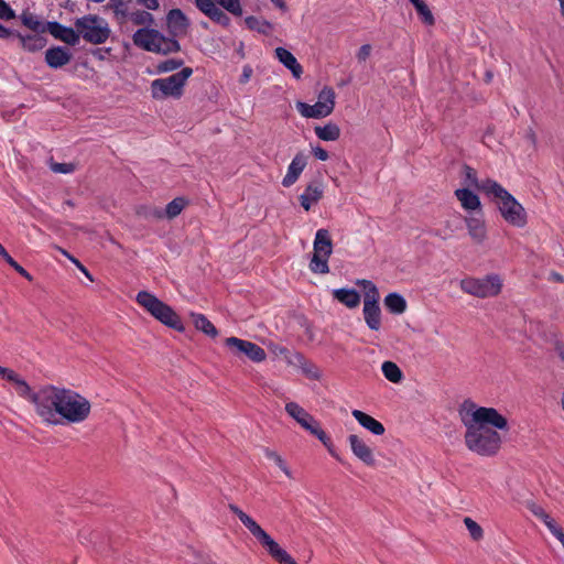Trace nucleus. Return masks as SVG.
I'll use <instances>...</instances> for the list:
<instances>
[{
  "label": "nucleus",
  "instance_id": "1",
  "mask_svg": "<svg viewBox=\"0 0 564 564\" xmlns=\"http://www.w3.org/2000/svg\"><path fill=\"white\" fill-rule=\"evenodd\" d=\"M459 415L466 427L464 435L466 447L479 456L497 455L502 444L498 430H509L507 417L495 408L476 406L470 401L464 402Z\"/></svg>",
  "mask_w": 564,
  "mask_h": 564
},
{
  "label": "nucleus",
  "instance_id": "2",
  "mask_svg": "<svg viewBox=\"0 0 564 564\" xmlns=\"http://www.w3.org/2000/svg\"><path fill=\"white\" fill-rule=\"evenodd\" d=\"M0 376L15 386L19 397L34 406L36 415L47 425H61V406H63L64 388L54 384L41 387L33 391L29 383L14 370L0 366Z\"/></svg>",
  "mask_w": 564,
  "mask_h": 564
},
{
  "label": "nucleus",
  "instance_id": "3",
  "mask_svg": "<svg viewBox=\"0 0 564 564\" xmlns=\"http://www.w3.org/2000/svg\"><path fill=\"white\" fill-rule=\"evenodd\" d=\"M484 194L496 202L502 218L510 225L523 228L528 223L524 207L498 182H487Z\"/></svg>",
  "mask_w": 564,
  "mask_h": 564
},
{
  "label": "nucleus",
  "instance_id": "4",
  "mask_svg": "<svg viewBox=\"0 0 564 564\" xmlns=\"http://www.w3.org/2000/svg\"><path fill=\"white\" fill-rule=\"evenodd\" d=\"M229 510L238 517L241 523L261 543L268 553L280 564H297L249 514L236 505H229Z\"/></svg>",
  "mask_w": 564,
  "mask_h": 564
},
{
  "label": "nucleus",
  "instance_id": "5",
  "mask_svg": "<svg viewBox=\"0 0 564 564\" xmlns=\"http://www.w3.org/2000/svg\"><path fill=\"white\" fill-rule=\"evenodd\" d=\"M138 304L163 325L177 332H184V325L176 312L166 303L148 291H140L135 297Z\"/></svg>",
  "mask_w": 564,
  "mask_h": 564
},
{
  "label": "nucleus",
  "instance_id": "6",
  "mask_svg": "<svg viewBox=\"0 0 564 564\" xmlns=\"http://www.w3.org/2000/svg\"><path fill=\"white\" fill-rule=\"evenodd\" d=\"M138 304L163 325L177 332H184V325L176 312L166 303L148 291H140L135 297Z\"/></svg>",
  "mask_w": 564,
  "mask_h": 564
},
{
  "label": "nucleus",
  "instance_id": "7",
  "mask_svg": "<svg viewBox=\"0 0 564 564\" xmlns=\"http://www.w3.org/2000/svg\"><path fill=\"white\" fill-rule=\"evenodd\" d=\"M90 411L91 404L87 398L75 390L64 388L61 425L83 423L89 417Z\"/></svg>",
  "mask_w": 564,
  "mask_h": 564
},
{
  "label": "nucleus",
  "instance_id": "8",
  "mask_svg": "<svg viewBox=\"0 0 564 564\" xmlns=\"http://www.w3.org/2000/svg\"><path fill=\"white\" fill-rule=\"evenodd\" d=\"M285 412L293 417L304 430L316 436L323 445L327 448L329 454L337 460L341 462L339 456L334 451V445L330 437L321 427L318 421L310 414L304 408L296 402H289L285 404Z\"/></svg>",
  "mask_w": 564,
  "mask_h": 564
},
{
  "label": "nucleus",
  "instance_id": "9",
  "mask_svg": "<svg viewBox=\"0 0 564 564\" xmlns=\"http://www.w3.org/2000/svg\"><path fill=\"white\" fill-rule=\"evenodd\" d=\"M191 67H183L180 72L169 77L158 78L151 83V96L155 100H162L169 97L181 98L184 91L186 80L192 76Z\"/></svg>",
  "mask_w": 564,
  "mask_h": 564
},
{
  "label": "nucleus",
  "instance_id": "10",
  "mask_svg": "<svg viewBox=\"0 0 564 564\" xmlns=\"http://www.w3.org/2000/svg\"><path fill=\"white\" fill-rule=\"evenodd\" d=\"M501 288L502 282L497 274H488L481 279L466 278L460 281L463 292L480 299L498 295Z\"/></svg>",
  "mask_w": 564,
  "mask_h": 564
},
{
  "label": "nucleus",
  "instance_id": "11",
  "mask_svg": "<svg viewBox=\"0 0 564 564\" xmlns=\"http://www.w3.org/2000/svg\"><path fill=\"white\" fill-rule=\"evenodd\" d=\"M224 345L234 357H246L253 362H262L267 359L265 350L250 340L231 336L225 339Z\"/></svg>",
  "mask_w": 564,
  "mask_h": 564
},
{
  "label": "nucleus",
  "instance_id": "12",
  "mask_svg": "<svg viewBox=\"0 0 564 564\" xmlns=\"http://www.w3.org/2000/svg\"><path fill=\"white\" fill-rule=\"evenodd\" d=\"M22 24L30 31L36 34H50V35H76L75 31L69 29L65 30L57 22H47L42 17L31 12L23 11L20 17Z\"/></svg>",
  "mask_w": 564,
  "mask_h": 564
},
{
  "label": "nucleus",
  "instance_id": "13",
  "mask_svg": "<svg viewBox=\"0 0 564 564\" xmlns=\"http://www.w3.org/2000/svg\"><path fill=\"white\" fill-rule=\"evenodd\" d=\"M135 46L148 52L170 54L180 51L176 37H132Z\"/></svg>",
  "mask_w": 564,
  "mask_h": 564
},
{
  "label": "nucleus",
  "instance_id": "14",
  "mask_svg": "<svg viewBox=\"0 0 564 564\" xmlns=\"http://www.w3.org/2000/svg\"><path fill=\"white\" fill-rule=\"evenodd\" d=\"M78 35H107V23L96 15L84 17L76 22Z\"/></svg>",
  "mask_w": 564,
  "mask_h": 564
},
{
  "label": "nucleus",
  "instance_id": "15",
  "mask_svg": "<svg viewBox=\"0 0 564 564\" xmlns=\"http://www.w3.org/2000/svg\"><path fill=\"white\" fill-rule=\"evenodd\" d=\"M352 454L365 465L375 466L376 458L372 449L366 444V442L356 434H350L347 437Z\"/></svg>",
  "mask_w": 564,
  "mask_h": 564
},
{
  "label": "nucleus",
  "instance_id": "16",
  "mask_svg": "<svg viewBox=\"0 0 564 564\" xmlns=\"http://www.w3.org/2000/svg\"><path fill=\"white\" fill-rule=\"evenodd\" d=\"M306 165L307 156L303 152L296 153L288 166V172L282 180V185L284 187H290L295 184Z\"/></svg>",
  "mask_w": 564,
  "mask_h": 564
},
{
  "label": "nucleus",
  "instance_id": "17",
  "mask_svg": "<svg viewBox=\"0 0 564 564\" xmlns=\"http://www.w3.org/2000/svg\"><path fill=\"white\" fill-rule=\"evenodd\" d=\"M166 24L173 35L185 34L189 30V20L180 9H172L167 13Z\"/></svg>",
  "mask_w": 564,
  "mask_h": 564
},
{
  "label": "nucleus",
  "instance_id": "18",
  "mask_svg": "<svg viewBox=\"0 0 564 564\" xmlns=\"http://www.w3.org/2000/svg\"><path fill=\"white\" fill-rule=\"evenodd\" d=\"M196 8L218 24L226 25L229 22L227 14L215 3L214 0H194Z\"/></svg>",
  "mask_w": 564,
  "mask_h": 564
},
{
  "label": "nucleus",
  "instance_id": "19",
  "mask_svg": "<svg viewBox=\"0 0 564 564\" xmlns=\"http://www.w3.org/2000/svg\"><path fill=\"white\" fill-rule=\"evenodd\" d=\"M72 57L67 47L53 46L45 52V62L51 68H61L66 65Z\"/></svg>",
  "mask_w": 564,
  "mask_h": 564
},
{
  "label": "nucleus",
  "instance_id": "20",
  "mask_svg": "<svg viewBox=\"0 0 564 564\" xmlns=\"http://www.w3.org/2000/svg\"><path fill=\"white\" fill-rule=\"evenodd\" d=\"M323 186L318 182L310 183L300 195L301 206L308 212L311 207L323 197Z\"/></svg>",
  "mask_w": 564,
  "mask_h": 564
},
{
  "label": "nucleus",
  "instance_id": "21",
  "mask_svg": "<svg viewBox=\"0 0 564 564\" xmlns=\"http://www.w3.org/2000/svg\"><path fill=\"white\" fill-rule=\"evenodd\" d=\"M351 415L356 419V421L366 430H368L373 435H382L386 431L383 424L372 417L371 415L360 411L352 410Z\"/></svg>",
  "mask_w": 564,
  "mask_h": 564
},
{
  "label": "nucleus",
  "instance_id": "22",
  "mask_svg": "<svg viewBox=\"0 0 564 564\" xmlns=\"http://www.w3.org/2000/svg\"><path fill=\"white\" fill-rule=\"evenodd\" d=\"M275 56L280 63H282L288 69L291 70L292 75L295 78H301L303 74V68L301 64L297 62L295 56L284 47L275 48Z\"/></svg>",
  "mask_w": 564,
  "mask_h": 564
},
{
  "label": "nucleus",
  "instance_id": "23",
  "mask_svg": "<svg viewBox=\"0 0 564 564\" xmlns=\"http://www.w3.org/2000/svg\"><path fill=\"white\" fill-rule=\"evenodd\" d=\"M313 250V253L321 254L322 257H330L333 252V242L327 229L321 228L316 231Z\"/></svg>",
  "mask_w": 564,
  "mask_h": 564
},
{
  "label": "nucleus",
  "instance_id": "24",
  "mask_svg": "<svg viewBox=\"0 0 564 564\" xmlns=\"http://www.w3.org/2000/svg\"><path fill=\"white\" fill-rule=\"evenodd\" d=\"M454 194L465 210L471 212L480 209L481 203L478 195L469 188H457Z\"/></svg>",
  "mask_w": 564,
  "mask_h": 564
},
{
  "label": "nucleus",
  "instance_id": "25",
  "mask_svg": "<svg viewBox=\"0 0 564 564\" xmlns=\"http://www.w3.org/2000/svg\"><path fill=\"white\" fill-rule=\"evenodd\" d=\"M296 107L299 112L304 118L321 119L332 113L329 109H326L328 107L327 105L317 101L314 105H308L306 102H297Z\"/></svg>",
  "mask_w": 564,
  "mask_h": 564
},
{
  "label": "nucleus",
  "instance_id": "26",
  "mask_svg": "<svg viewBox=\"0 0 564 564\" xmlns=\"http://www.w3.org/2000/svg\"><path fill=\"white\" fill-rule=\"evenodd\" d=\"M333 297L348 308H355L360 303V295L355 289H335L333 290Z\"/></svg>",
  "mask_w": 564,
  "mask_h": 564
},
{
  "label": "nucleus",
  "instance_id": "27",
  "mask_svg": "<svg viewBox=\"0 0 564 564\" xmlns=\"http://www.w3.org/2000/svg\"><path fill=\"white\" fill-rule=\"evenodd\" d=\"M364 318L367 326L371 330H378L381 327V310L379 304H372L371 302L364 304Z\"/></svg>",
  "mask_w": 564,
  "mask_h": 564
},
{
  "label": "nucleus",
  "instance_id": "28",
  "mask_svg": "<svg viewBox=\"0 0 564 564\" xmlns=\"http://www.w3.org/2000/svg\"><path fill=\"white\" fill-rule=\"evenodd\" d=\"M466 226L468 234L474 241L481 243L486 239L487 231L485 221L482 219L477 217H468L466 218Z\"/></svg>",
  "mask_w": 564,
  "mask_h": 564
},
{
  "label": "nucleus",
  "instance_id": "29",
  "mask_svg": "<svg viewBox=\"0 0 564 564\" xmlns=\"http://www.w3.org/2000/svg\"><path fill=\"white\" fill-rule=\"evenodd\" d=\"M187 199L184 197H176L173 200H171L167 205L164 212L156 210L155 216L159 218L166 217L167 219H173L177 217L183 209L187 205Z\"/></svg>",
  "mask_w": 564,
  "mask_h": 564
},
{
  "label": "nucleus",
  "instance_id": "30",
  "mask_svg": "<svg viewBox=\"0 0 564 564\" xmlns=\"http://www.w3.org/2000/svg\"><path fill=\"white\" fill-rule=\"evenodd\" d=\"M383 302L390 313L398 315L404 313L408 306L405 299L397 292L389 293Z\"/></svg>",
  "mask_w": 564,
  "mask_h": 564
},
{
  "label": "nucleus",
  "instance_id": "31",
  "mask_svg": "<svg viewBox=\"0 0 564 564\" xmlns=\"http://www.w3.org/2000/svg\"><path fill=\"white\" fill-rule=\"evenodd\" d=\"M314 132L317 138L323 141H336L340 137V129L334 122H328L325 126H316Z\"/></svg>",
  "mask_w": 564,
  "mask_h": 564
},
{
  "label": "nucleus",
  "instance_id": "32",
  "mask_svg": "<svg viewBox=\"0 0 564 564\" xmlns=\"http://www.w3.org/2000/svg\"><path fill=\"white\" fill-rule=\"evenodd\" d=\"M463 171H464V184L466 185L467 188L474 187L484 193L482 186L487 182H496L495 180H491V178H485V180L479 181L477 177V172L475 171V169H473L469 165H464Z\"/></svg>",
  "mask_w": 564,
  "mask_h": 564
},
{
  "label": "nucleus",
  "instance_id": "33",
  "mask_svg": "<svg viewBox=\"0 0 564 564\" xmlns=\"http://www.w3.org/2000/svg\"><path fill=\"white\" fill-rule=\"evenodd\" d=\"M356 284L364 291V304L371 302L372 304H379L380 295L378 288L370 280H357Z\"/></svg>",
  "mask_w": 564,
  "mask_h": 564
},
{
  "label": "nucleus",
  "instance_id": "34",
  "mask_svg": "<svg viewBox=\"0 0 564 564\" xmlns=\"http://www.w3.org/2000/svg\"><path fill=\"white\" fill-rule=\"evenodd\" d=\"M192 318L196 329L210 337H216L218 335L217 328L204 314L192 313Z\"/></svg>",
  "mask_w": 564,
  "mask_h": 564
},
{
  "label": "nucleus",
  "instance_id": "35",
  "mask_svg": "<svg viewBox=\"0 0 564 564\" xmlns=\"http://www.w3.org/2000/svg\"><path fill=\"white\" fill-rule=\"evenodd\" d=\"M381 370L387 380L393 383H399L403 379V373L400 367L393 361H384Z\"/></svg>",
  "mask_w": 564,
  "mask_h": 564
},
{
  "label": "nucleus",
  "instance_id": "36",
  "mask_svg": "<svg viewBox=\"0 0 564 564\" xmlns=\"http://www.w3.org/2000/svg\"><path fill=\"white\" fill-rule=\"evenodd\" d=\"M18 44L29 52H37L46 45V37H18Z\"/></svg>",
  "mask_w": 564,
  "mask_h": 564
},
{
  "label": "nucleus",
  "instance_id": "37",
  "mask_svg": "<svg viewBox=\"0 0 564 564\" xmlns=\"http://www.w3.org/2000/svg\"><path fill=\"white\" fill-rule=\"evenodd\" d=\"M415 8L421 21L425 24H433L434 17L424 0H409Z\"/></svg>",
  "mask_w": 564,
  "mask_h": 564
},
{
  "label": "nucleus",
  "instance_id": "38",
  "mask_svg": "<svg viewBox=\"0 0 564 564\" xmlns=\"http://www.w3.org/2000/svg\"><path fill=\"white\" fill-rule=\"evenodd\" d=\"M328 258L322 257L321 254L313 253L310 262V269L314 273L326 274L329 272Z\"/></svg>",
  "mask_w": 564,
  "mask_h": 564
},
{
  "label": "nucleus",
  "instance_id": "39",
  "mask_svg": "<svg viewBox=\"0 0 564 564\" xmlns=\"http://www.w3.org/2000/svg\"><path fill=\"white\" fill-rule=\"evenodd\" d=\"M0 257L11 267L13 268L20 275L25 278L29 281H32V275L20 265L4 249V247L0 243Z\"/></svg>",
  "mask_w": 564,
  "mask_h": 564
},
{
  "label": "nucleus",
  "instance_id": "40",
  "mask_svg": "<svg viewBox=\"0 0 564 564\" xmlns=\"http://www.w3.org/2000/svg\"><path fill=\"white\" fill-rule=\"evenodd\" d=\"M335 90L332 87L325 86L318 94L317 102L327 105L328 107L326 109H329V111L333 112L335 108Z\"/></svg>",
  "mask_w": 564,
  "mask_h": 564
},
{
  "label": "nucleus",
  "instance_id": "41",
  "mask_svg": "<svg viewBox=\"0 0 564 564\" xmlns=\"http://www.w3.org/2000/svg\"><path fill=\"white\" fill-rule=\"evenodd\" d=\"M281 352L286 354L285 357H286V360L289 364L299 366L303 369V371L308 372V369L306 368L307 360L305 359L303 354L297 352V351L291 352L286 348H282Z\"/></svg>",
  "mask_w": 564,
  "mask_h": 564
},
{
  "label": "nucleus",
  "instance_id": "42",
  "mask_svg": "<svg viewBox=\"0 0 564 564\" xmlns=\"http://www.w3.org/2000/svg\"><path fill=\"white\" fill-rule=\"evenodd\" d=\"M264 454L268 459H271L276 464V466L285 474L286 477L292 478L290 468L276 452L265 448Z\"/></svg>",
  "mask_w": 564,
  "mask_h": 564
},
{
  "label": "nucleus",
  "instance_id": "43",
  "mask_svg": "<svg viewBox=\"0 0 564 564\" xmlns=\"http://www.w3.org/2000/svg\"><path fill=\"white\" fill-rule=\"evenodd\" d=\"M532 512L535 517H538L540 520H542V522L545 524V527L550 530V532H552L553 530H555L558 524L555 522V520L553 518H551L545 511L543 508L541 507H534L532 509Z\"/></svg>",
  "mask_w": 564,
  "mask_h": 564
},
{
  "label": "nucleus",
  "instance_id": "44",
  "mask_svg": "<svg viewBox=\"0 0 564 564\" xmlns=\"http://www.w3.org/2000/svg\"><path fill=\"white\" fill-rule=\"evenodd\" d=\"M464 523H465L470 536L475 541H478L482 538L484 531H482L481 527L476 521H474L471 518H465Z\"/></svg>",
  "mask_w": 564,
  "mask_h": 564
},
{
  "label": "nucleus",
  "instance_id": "45",
  "mask_svg": "<svg viewBox=\"0 0 564 564\" xmlns=\"http://www.w3.org/2000/svg\"><path fill=\"white\" fill-rule=\"evenodd\" d=\"M113 50L115 48L112 45H104L100 47L90 48L88 52L99 59H106L116 57V55L112 53Z\"/></svg>",
  "mask_w": 564,
  "mask_h": 564
},
{
  "label": "nucleus",
  "instance_id": "46",
  "mask_svg": "<svg viewBox=\"0 0 564 564\" xmlns=\"http://www.w3.org/2000/svg\"><path fill=\"white\" fill-rule=\"evenodd\" d=\"M182 65H183L182 59L169 58L166 61L161 62L158 65V72L159 73L173 72V70L177 69L178 67H181Z\"/></svg>",
  "mask_w": 564,
  "mask_h": 564
},
{
  "label": "nucleus",
  "instance_id": "47",
  "mask_svg": "<svg viewBox=\"0 0 564 564\" xmlns=\"http://www.w3.org/2000/svg\"><path fill=\"white\" fill-rule=\"evenodd\" d=\"M217 3L236 15H240L242 12L241 4L239 0H216Z\"/></svg>",
  "mask_w": 564,
  "mask_h": 564
},
{
  "label": "nucleus",
  "instance_id": "48",
  "mask_svg": "<svg viewBox=\"0 0 564 564\" xmlns=\"http://www.w3.org/2000/svg\"><path fill=\"white\" fill-rule=\"evenodd\" d=\"M50 167L54 173L69 174L76 170V164L53 162L51 163Z\"/></svg>",
  "mask_w": 564,
  "mask_h": 564
},
{
  "label": "nucleus",
  "instance_id": "49",
  "mask_svg": "<svg viewBox=\"0 0 564 564\" xmlns=\"http://www.w3.org/2000/svg\"><path fill=\"white\" fill-rule=\"evenodd\" d=\"M12 18H14V11L3 0H0V19L10 20Z\"/></svg>",
  "mask_w": 564,
  "mask_h": 564
},
{
  "label": "nucleus",
  "instance_id": "50",
  "mask_svg": "<svg viewBox=\"0 0 564 564\" xmlns=\"http://www.w3.org/2000/svg\"><path fill=\"white\" fill-rule=\"evenodd\" d=\"M312 152L321 161H327L329 158L328 152L319 145L312 147Z\"/></svg>",
  "mask_w": 564,
  "mask_h": 564
},
{
  "label": "nucleus",
  "instance_id": "51",
  "mask_svg": "<svg viewBox=\"0 0 564 564\" xmlns=\"http://www.w3.org/2000/svg\"><path fill=\"white\" fill-rule=\"evenodd\" d=\"M253 74V69L250 65H245L242 68V74L240 75L239 83L247 84Z\"/></svg>",
  "mask_w": 564,
  "mask_h": 564
},
{
  "label": "nucleus",
  "instance_id": "52",
  "mask_svg": "<svg viewBox=\"0 0 564 564\" xmlns=\"http://www.w3.org/2000/svg\"><path fill=\"white\" fill-rule=\"evenodd\" d=\"M64 254H66L68 257V259L75 263V265L90 280V281H94L91 274L89 273V271L86 269V267H84L77 259H75L74 257H72L70 254H68L66 251H64Z\"/></svg>",
  "mask_w": 564,
  "mask_h": 564
},
{
  "label": "nucleus",
  "instance_id": "53",
  "mask_svg": "<svg viewBox=\"0 0 564 564\" xmlns=\"http://www.w3.org/2000/svg\"><path fill=\"white\" fill-rule=\"evenodd\" d=\"M371 53V46L369 44H365L362 45L358 53H357V57L360 62H364L368 58V56L370 55Z\"/></svg>",
  "mask_w": 564,
  "mask_h": 564
},
{
  "label": "nucleus",
  "instance_id": "54",
  "mask_svg": "<svg viewBox=\"0 0 564 564\" xmlns=\"http://www.w3.org/2000/svg\"><path fill=\"white\" fill-rule=\"evenodd\" d=\"M84 39L87 40L88 42H90L91 44L101 45V44H106L108 39H110L111 43H113L116 37H84Z\"/></svg>",
  "mask_w": 564,
  "mask_h": 564
},
{
  "label": "nucleus",
  "instance_id": "55",
  "mask_svg": "<svg viewBox=\"0 0 564 564\" xmlns=\"http://www.w3.org/2000/svg\"><path fill=\"white\" fill-rule=\"evenodd\" d=\"M555 351L557 352L560 359L564 361V343L557 341L555 344Z\"/></svg>",
  "mask_w": 564,
  "mask_h": 564
},
{
  "label": "nucleus",
  "instance_id": "56",
  "mask_svg": "<svg viewBox=\"0 0 564 564\" xmlns=\"http://www.w3.org/2000/svg\"><path fill=\"white\" fill-rule=\"evenodd\" d=\"M58 39L72 46L79 44V40H80V37H58Z\"/></svg>",
  "mask_w": 564,
  "mask_h": 564
},
{
  "label": "nucleus",
  "instance_id": "57",
  "mask_svg": "<svg viewBox=\"0 0 564 564\" xmlns=\"http://www.w3.org/2000/svg\"><path fill=\"white\" fill-rule=\"evenodd\" d=\"M271 2L280 10L285 11L286 10V3L284 0H271Z\"/></svg>",
  "mask_w": 564,
  "mask_h": 564
},
{
  "label": "nucleus",
  "instance_id": "58",
  "mask_svg": "<svg viewBox=\"0 0 564 564\" xmlns=\"http://www.w3.org/2000/svg\"><path fill=\"white\" fill-rule=\"evenodd\" d=\"M133 35L140 36V35H159L156 31H145L143 29L138 30Z\"/></svg>",
  "mask_w": 564,
  "mask_h": 564
},
{
  "label": "nucleus",
  "instance_id": "59",
  "mask_svg": "<svg viewBox=\"0 0 564 564\" xmlns=\"http://www.w3.org/2000/svg\"><path fill=\"white\" fill-rule=\"evenodd\" d=\"M145 6L149 9H156L159 7L158 0H145Z\"/></svg>",
  "mask_w": 564,
  "mask_h": 564
},
{
  "label": "nucleus",
  "instance_id": "60",
  "mask_svg": "<svg viewBox=\"0 0 564 564\" xmlns=\"http://www.w3.org/2000/svg\"><path fill=\"white\" fill-rule=\"evenodd\" d=\"M195 564H216L215 561H213L212 558L209 557H206V558H202L199 562L195 563Z\"/></svg>",
  "mask_w": 564,
  "mask_h": 564
},
{
  "label": "nucleus",
  "instance_id": "61",
  "mask_svg": "<svg viewBox=\"0 0 564 564\" xmlns=\"http://www.w3.org/2000/svg\"><path fill=\"white\" fill-rule=\"evenodd\" d=\"M551 276L554 281H557V282H562L563 281V278L560 273H556V272H552L551 273Z\"/></svg>",
  "mask_w": 564,
  "mask_h": 564
},
{
  "label": "nucleus",
  "instance_id": "62",
  "mask_svg": "<svg viewBox=\"0 0 564 564\" xmlns=\"http://www.w3.org/2000/svg\"><path fill=\"white\" fill-rule=\"evenodd\" d=\"M494 77V74L490 70H487L485 74V80L486 83H490Z\"/></svg>",
  "mask_w": 564,
  "mask_h": 564
},
{
  "label": "nucleus",
  "instance_id": "63",
  "mask_svg": "<svg viewBox=\"0 0 564 564\" xmlns=\"http://www.w3.org/2000/svg\"><path fill=\"white\" fill-rule=\"evenodd\" d=\"M237 52H238V54H239V56H240L241 58H243V57H245L243 43H242V42H240V45H239V47H238Z\"/></svg>",
  "mask_w": 564,
  "mask_h": 564
},
{
  "label": "nucleus",
  "instance_id": "64",
  "mask_svg": "<svg viewBox=\"0 0 564 564\" xmlns=\"http://www.w3.org/2000/svg\"><path fill=\"white\" fill-rule=\"evenodd\" d=\"M557 1L560 2V6H561V12L564 15V0H557Z\"/></svg>",
  "mask_w": 564,
  "mask_h": 564
}]
</instances>
